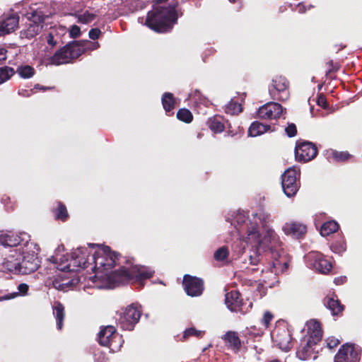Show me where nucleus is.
Instances as JSON below:
<instances>
[{
	"instance_id": "obj_1",
	"label": "nucleus",
	"mask_w": 362,
	"mask_h": 362,
	"mask_svg": "<svg viewBox=\"0 0 362 362\" xmlns=\"http://www.w3.org/2000/svg\"><path fill=\"white\" fill-rule=\"evenodd\" d=\"M119 254L112 252L110 247L105 246L102 250L95 251L90 257L92 264H94L93 271L95 273V277H107L108 281L114 286L127 284L130 281L139 285L144 286V281L151 279L154 274L153 271L144 266H134L131 268L124 267L108 273L119 260Z\"/></svg>"
},
{
	"instance_id": "obj_2",
	"label": "nucleus",
	"mask_w": 362,
	"mask_h": 362,
	"mask_svg": "<svg viewBox=\"0 0 362 362\" xmlns=\"http://www.w3.org/2000/svg\"><path fill=\"white\" fill-rule=\"evenodd\" d=\"M177 2L155 1L147 13L145 25L158 33L170 32L177 23Z\"/></svg>"
},
{
	"instance_id": "obj_3",
	"label": "nucleus",
	"mask_w": 362,
	"mask_h": 362,
	"mask_svg": "<svg viewBox=\"0 0 362 362\" xmlns=\"http://www.w3.org/2000/svg\"><path fill=\"white\" fill-rule=\"evenodd\" d=\"M248 241L252 244V247L248 255V260L250 265L257 266L261 263L262 259V252L268 250V245L270 240H276V233L274 230H269L264 235L263 239L256 228H253L247 235Z\"/></svg>"
},
{
	"instance_id": "obj_4",
	"label": "nucleus",
	"mask_w": 362,
	"mask_h": 362,
	"mask_svg": "<svg viewBox=\"0 0 362 362\" xmlns=\"http://www.w3.org/2000/svg\"><path fill=\"white\" fill-rule=\"evenodd\" d=\"M86 51L84 44L80 41H73L58 49L49 62L52 65L59 66L68 64L79 57Z\"/></svg>"
},
{
	"instance_id": "obj_5",
	"label": "nucleus",
	"mask_w": 362,
	"mask_h": 362,
	"mask_svg": "<svg viewBox=\"0 0 362 362\" xmlns=\"http://www.w3.org/2000/svg\"><path fill=\"white\" fill-rule=\"evenodd\" d=\"M98 343L103 346L108 347L112 351L116 352L120 350L124 340L115 327L107 325L100 327L98 333Z\"/></svg>"
},
{
	"instance_id": "obj_6",
	"label": "nucleus",
	"mask_w": 362,
	"mask_h": 362,
	"mask_svg": "<svg viewBox=\"0 0 362 362\" xmlns=\"http://www.w3.org/2000/svg\"><path fill=\"white\" fill-rule=\"evenodd\" d=\"M141 316V310L132 303L119 313L118 323L122 329L132 331L139 322Z\"/></svg>"
},
{
	"instance_id": "obj_7",
	"label": "nucleus",
	"mask_w": 362,
	"mask_h": 362,
	"mask_svg": "<svg viewBox=\"0 0 362 362\" xmlns=\"http://www.w3.org/2000/svg\"><path fill=\"white\" fill-rule=\"evenodd\" d=\"M300 174L296 169L290 168L281 175V185L284 194L288 197L296 195L300 187Z\"/></svg>"
},
{
	"instance_id": "obj_8",
	"label": "nucleus",
	"mask_w": 362,
	"mask_h": 362,
	"mask_svg": "<svg viewBox=\"0 0 362 362\" xmlns=\"http://www.w3.org/2000/svg\"><path fill=\"white\" fill-rule=\"evenodd\" d=\"M289 81L282 76H276L272 79L269 88V95L272 99L280 101L287 100L289 98Z\"/></svg>"
},
{
	"instance_id": "obj_9",
	"label": "nucleus",
	"mask_w": 362,
	"mask_h": 362,
	"mask_svg": "<svg viewBox=\"0 0 362 362\" xmlns=\"http://www.w3.org/2000/svg\"><path fill=\"white\" fill-rule=\"evenodd\" d=\"M279 244L278 237L276 234V240H270V244L268 245V250L272 255L274 260L272 262V267L274 270L272 272L278 274L279 272H286L290 264L289 258L284 254H280L277 250H276V245Z\"/></svg>"
},
{
	"instance_id": "obj_10",
	"label": "nucleus",
	"mask_w": 362,
	"mask_h": 362,
	"mask_svg": "<svg viewBox=\"0 0 362 362\" xmlns=\"http://www.w3.org/2000/svg\"><path fill=\"white\" fill-rule=\"evenodd\" d=\"M361 348L354 344H343L334 356V362H359Z\"/></svg>"
},
{
	"instance_id": "obj_11",
	"label": "nucleus",
	"mask_w": 362,
	"mask_h": 362,
	"mask_svg": "<svg viewBox=\"0 0 362 362\" xmlns=\"http://www.w3.org/2000/svg\"><path fill=\"white\" fill-rule=\"evenodd\" d=\"M32 17L34 19H28L25 28L21 30L20 37L21 38L32 39L41 31L45 21L44 15H40L35 11L32 13Z\"/></svg>"
},
{
	"instance_id": "obj_12",
	"label": "nucleus",
	"mask_w": 362,
	"mask_h": 362,
	"mask_svg": "<svg viewBox=\"0 0 362 362\" xmlns=\"http://www.w3.org/2000/svg\"><path fill=\"white\" fill-rule=\"evenodd\" d=\"M272 337L281 350L288 351L292 348L291 334L286 327H276L272 332Z\"/></svg>"
},
{
	"instance_id": "obj_13",
	"label": "nucleus",
	"mask_w": 362,
	"mask_h": 362,
	"mask_svg": "<svg viewBox=\"0 0 362 362\" xmlns=\"http://www.w3.org/2000/svg\"><path fill=\"white\" fill-rule=\"evenodd\" d=\"M318 151L315 144L310 141H303L298 144L295 149V156L298 161L306 163L314 159Z\"/></svg>"
},
{
	"instance_id": "obj_14",
	"label": "nucleus",
	"mask_w": 362,
	"mask_h": 362,
	"mask_svg": "<svg viewBox=\"0 0 362 362\" xmlns=\"http://www.w3.org/2000/svg\"><path fill=\"white\" fill-rule=\"evenodd\" d=\"M90 260L91 259L88 256L87 249H78L71 253V259L66 268L69 272L86 269L91 264Z\"/></svg>"
},
{
	"instance_id": "obj_15",
	"label": "nucleus",
	"mask_w": 362,
	"mask_h": 362,
	"mask_svg": "<svg viewBox=\"0 0 362 362\" xmlns=\"http://www.w3.org/2000/svg\"><path fill=\"white\" fill-rule=\"evenodd\" d=\"M182 285L187 294L192 297L202 295L204 288L203 279L189 274L184 275Z\"/></svg>"
},
{
	"instance_id": "obj_16",
	"label": "nucleus",
	"mask_w": 362,
	"mask_h": 362,
	"mask_svg": "<svg viewBox=\"0 0 362 362\" xmlns=\"http://www.w3.org/2000/svg\"><path fill=\"white\" fill-rule=\"evenodd\" d=\"M282 113L281 105L275 102H269L258 109L257 117L261 119H277Z\"/></svg>"
},
{
	"instance_id": "obj_17",
	"label": "nucleus",
	"mask_w": 362,
	"mask_h": 362,
	"mask_svg": "<svg viewBox=\"0 0 362 362\" xmlns=\"http://www.w3.org/2000/svg\"><path fill=\"white\" fill-rule=\"evenodd\" d=\"M37 255L34 253H26L20 257L18 274H29L35 272L40 264Z\"/></svg>"
},
{
	"instance_id": "obj_18",
	"label": "nucleus",
	"mask_w": 362,
	"mask_h": 362,
	"mask_svg": "<svg viewBox=\"0 0 362 362\" xmlns=\"http://www.w3.org/2000/svg\"><path fill=\"white\" fill-rule=\"evenodd\" d=\"M243 300L242 296L238 291H231L226 294L225 303L232 312L245 313Z\"/></svg>"
},
{
	"instance_id": "obj_19",
	"label": "nucleus",
	"mask_w": 362,
	"mask_h": 362,
	"mask_svg": "<svg viewBox=\"0 0 362 362\" xmlns=\"http://www.w3.org/2000/svg\"><path fill=\"white\" fill-rule=\"evenodd\" d=\"M19 16L17 13L4 14L0 18L1 34H8L18 28Z\"/></svg>"
},
{
	"instance_id": "obj_20",
	"label": "nucleus",
	"mask_w": 362,
	"mask_h": 362,
	"mask_svg": "<svg viewBox=\"0 0 362 362\" xmlns=\"http://www.w3.org/2000/svg\"><path fill=\"white\" fill-rule=\"evenodd\" d=\"M315 344H313L310 341H306L305 338L301 341V343L299 346L298 349L296 351L297 356L300 360H309V359H316L317 358V352H315Z\"/></svg>"
},
{
	"instance_id": "obj_21",
	"label": "nucleus",
	"mask_w": 362,
	"mask_h": 362,
	"mask_svg": "<svg viewBox=\"0 0 362 362\" xmlns=\"http://www.w3.org/2000/svg\"><path fill=\"white\" fill-rule=\"evenodd\" d=\"M283 230L286 235H291L296 238H300L305 235L307 226L298 221H290L284 225Z\"/></svg>"
},
{
	"instance_id": "obj_22",
	"label": "nucleus",
	"mask_w": 362,
	"mask_h": 362,
	"mask_svg": "<svg viewBox=\"0 0 362 362\" xmlns=\"http://www.w3.org/2000/svg\"><path fill=\"white\" fill-rule=\"evenodd\" d=\"M323 303L332 313L334 317H341L344 310V305L341 303L337 296H327L323 300Z\"/></svg>"
},
{
	"instance_id": "obj_23",
	"label": "nucleus",
	"mask_w": 362,
	"mask_h": 362,
	"mask_svg": "<svg viewBox=\"0 0 362 362\" xmlns=\"http://www.w3.org/2000/svg\"><path fill=\"white\" fill-rule=\"evenodd\" d=\"M146 6L145 1H122L119 8H118L117 16L128 15L139 10L143 9Z\"/></svg>"
},
{
	"instance_id": "obj_24",
	"label": "nucleus",
	"mask_w": 362,
	"mask_h": 362,
	"mask_svg": "<svg viewBox=\"0 0 362 362\" xmlns=\"http://www.w3.org/2000/svg\"><path fill=\"white\" fill-rule=\"evenodd\" d=\"M223 339L226 342L229 343V347L234 353L237 354L240 351L242 344L237 332L228 331L224 334Z\"/></svg>"
},
{
	"instance_id": "obj_25",
	"label": "nucleus",
	"mask_w": 362,
	"mask_h": 362,
	"mask_svg": "<svg viewBox=\"0 0 362 362\" xmlns=\"http://www.w3.org/2000/svg\"><path fill=\"white\" fill-rule=\"evenodd\" d=\"M207 125L215 134L221 133L226 129L224 118L219 115L210 117L207 121Z\"/></svg>"
},
{
	"instance_id": "obj_26",
	"label": "nucleus",
	"mask_w": 362,
	"mask_h": 362,
	"mask_svg": "<svg viewBox=\"0 0 362 362\" xmlns=\"http://www.w3.org/2000/svg\"><path fill=\"white\" fill-rule=\"evenodd\" d=\"M315 268L322 274H328L332 269L330 261L323 257L322 254L317 253L315 256Z\"/></svg>"
},
{
	"instance_id": "obj_27",
	"label": "nucleus",
	"mask_w": 362,
	"mask_h": 362,
	"mask_svg": "<svg viewBox=\"0 0 362 362\" xmlns=\"http://www.w3.org/2000/svg\"><path fill=\"white\" fill-rule=\"evenodd\" d=\"M24 238L21 235L5 234L0 236V243L6 247H16L23 244Z\"/></svg>"
},
{
	"instance_id": "obj_28",
	"label": "nucleus",
	"mask_w": 362,
	"mask_h": 362,
	"mask_svg": "<svg viewBox=\"0 0 362 362\" xmlns=\"http://www.w3.org/2000/svg\"><path fill=\"white\" fill-rule=\"evenodd\" d=\"M161 103L164 110L166 114L172 112L173 114V110L176 105V98L174 95L170 92H165L162 95Z\"/></svg>"
},
{
	"instance_id": "obj_29",
	"label": "nucleus",
	"mask_w": 362,
	"mask_h": 362,
	"mask_svg": "<svg viewBox=\"0 0 362 362\" xmlns=\"http://www.w3.org/2000/svg\"><path fill=\"white\" fill-rule=\"evenodd\" d=\"M322 337V330L321 328L320 323L317 321L313 322V329L310 332V334L308 337H305L306 341H310L313 344L317 345V344L321 341Z\"/></svg>"
},
{
	"instance_id": "obj_30",
	"label": "nucleus",
	"mask_w": 362,
	"mask_h": 362,
	"mask_svg": "<svg viewBox=\"0 0 362 362\" xmlns=\"http://www.w3.org/2000/svg\"><path fill=\"white\" fill-rule=\"evenodd\" d=\"M270 129L271 126L269 124H264L258 121H255L249 127L248 134L253 137L257 136L268 132Z\"/></svg>"
},
{
	"instance_id": "obj_31",
	"label": "nucleus",
	"mask_w": 362,
	"mask_h": 362,
	"mask_svg": "<svg viewBox=\"0 0 362 362\" xmlns=\"http://www.w3.org/2000/svg\"><path fill=\"white\" fill-rule=\"evenodd\" d=\"M57 206L52 209L56 220H59L63 222L66 221L69 218V214L66 206L61 202L57 203Z\"/></svg>"
},
{
	"instance_id": "obj_32",
	"label": "nucleus",
	"mask_w": 362,
	"mask_h": 362,
	"mask_svg": "<svg viewBox=\"0 0 362 362\" xmlns=\"http://www.w3.org/2000/svg\"><path fill=\"white\" fill-rule=\"evenodd\" d=\"M53 314L56 318L57 326L58 329H62L63 327V321L65 317V311L64 305L57 302L53 308Z\"/></svg>"
},
{
	"instance_id": "obj_33",
	"label": "nucleus",
	"mask_w": 362,
	"mask_h": 362,
	"mask_svg": "<svg viewBox=\"0 0 362 362\" xmlns=\"http://www.w3.org/2000/svg\"><path fill=\"white\" fill-rule=\"evenodd\" d=\"M4 269H7L11 272L18 273V269L20 267V257L16 258L14 256H8L4 259L2 263Z\"/></svg>"
},
{
	"instance_id": "obj_34",
	"label": "nucleus",
	"mask_w": 362,
	"mask_h": 362,
	"mask_svg": "<svg viewBox=\"0 0 362 362\" xmlns=\"http://www.w3.org/2000/svg\"><path fill=\"white\" fill-rule=\"evenodd\" d=\"M339 226L335 221H329L322 224L320 233L322 236H328L338 230Z\"/></svg>"
},
{
	"instance_id": "obj_35",
	"label": "nucleus",
	"mask_w": 362,
	"mask_h": 362,
	"mask_svg": "<svg viewBox=\"0 0 362 362\" xmlns=\"http://www.w3.org/2000/svg\"><path fill=\"white\" fill-rule=\"evenodd\" d=\"M325 65L327 67L325 76L330 80H335L337 76H333L332 73H336L340 69V64L339 62H334L333 60L330 59L326 62Z\"/></svg>"
},
{
	"instance_id": "obj_36",
	"label": "nucleus",
	"mask_w": 362,
	"mask_h": 362,
	"mask_svg": "<svg viewBox=\"0 0 362 362\" xmlns=\"http://www.w3.org/2000/svg\"><path fill=\"white\" fill-rule=\"evenodd\" d=\"M242 111V105L233 99L226 105L225 107L226 113L231 115H238Z\"/></svg>"
},
{
	"instance_id": "obj_37",
	"label": "nucleus",
	"mask_w": 362,
	"mask_h": 362,
	"mask_svg": "<svg viewBox=\"0 0 362 362\" xmlns=\"http://www.w3.org/2000/svg\"><path fill=\"white\" fill-rule=\"evenodd\" d=\"M16 72L21 78H31L35 73V69L29 65L20 66L17 68Z\"/></svg>"
},
{
	"instance_id": "obj_38",
	"label": "nucleus",
	"mask_w": 362,
	"mask_h": 362,
	"mask_svg": "<svg viewBox=\"0 0 362 362\" xmlns=\"http://www.w3.org/2000/svg\"><path fill=\"white\" fill-rule=\"evenodd\" d=\"M177 118L183 122L190 123L193 120V115L187 108H181L177 112Z\"/></svg>"
},
{
	"instance_id": "obj_39",
	"label": "nucleus",
	"mask_w": 362,
	"mask_h": 362,
	"mask_svg": "<svg viewBox=\"0 0 362 362\" xmlns=\"http://www.w3.org/2000/svg\"><path fill=\"white\" fill-rule=\"evenodd\" d=\"M204 334V332L197 330L194 327H189L186 329L182 335V341L187 340L190 337H195L197 338H202Z\"/></svg>"
},
{
	"instance_id": "obj_40",
	"label": "nucleus",
	"mask_w": 362,
	"mask_h": 362,
	"mask_svg": "<svg viewBox=\"0 0 362 362\" xmlns=\"http://www.w3.org/2000/svg\"><path fill=\"white\" fill-rule=\"evenodd\" d=\"M229 256V251L226 246H223L218 248L214 255V258L216 261L223 262L226 260Z\"/></svg>"
},
{
	"instance_id": "obj_41",
	"label": "nucleus",
	"mask_w": 362,
	"mask_h": 362,
	"mask_svg": "<svg viewBox=\"0 0 362 362\" xmlns=\"http://www.w3.org/2000/svg\"><path fill=\"white\" fill-rule=\"evenodd\" d=\"M14 74L15 71L11 67L4 66L0 68V84L8 81Z\"/></svg>"
},
{
	"instance_id": "obj_42",
	"label": "nucleus",
	"mask_w": 362,
	"mask_h": 362,
	"mask_svg": "<svg viewBox=\"0 0 362 362\" xmlns=\"http://www.w3.org/2000/svg\"><path fill=\"white\" fill-rule=\"evenodd\" d=\"M76 16L78 23L87 24L92 22L95 18L96 14L93 13L89 11H86L83 13L78 14Z\"/></svg>"
},
{
	"instance_id": "obj_43",
	"label": "nucleus",
	"mask_w": 362,
	"mask_h": 362,
	"mask_svg": "<svg viewBox=\"0 0 362 362\" xmlns=\"http://www.w3.org/2000/svg\"><path fill=\"white\" fill-rule=\"evenodd\" d=\"M332 158L338 162H343L348 160L351 157V155L349 154L347 151H334L332 153Z\"/></svg>"
},
{
	"instance_id": "obj_44",
	"label": "nucleus",
	"mask_w": 362,
	"mask_h": 362,
	"mask_svg": "<svg viewBox=\"0 0 362 362\" xmlns=\"http://www.w3.org/2000/svg\"><path fill=\"white\" fill-rule=\"evenodd\" d=\"M308 1H298V4H290V7L292 10L297 11L300 13H303L306 11V7H310V5L305 4Z\"/></svg>"
},
{
	"instance_id": "obj_45",
	"label": "nucleus",
	"mask_w": 362,
	"mask_h": 362,
	"mask_svg": "<svg viewBox=\"0 0 362 362\" xmlns=\"http://www.w3.org/2000/svg\"><path fill=\"white\" fill-rule=\"evenodd\" d=\"M59 38V37L58 36L55 30L54 32H49L48 35L46 36V40L47 44L52 47L58 44Z\"/></svg>"
},
{
	"instance_id": "obj_46",
	"label": "nucleus",
	"mask_w": 362,
	"mask_h": 362,
	"mask_svg": "<svg viewBox=\"0 0 362 362\" xmlns=\"http://www.w3.org/2000/svg\"><path fill=\"white\" fill-rule=\"evenodd\" d=\"M273 318L274 315L271 312L266 311L264 313L263 317L261 320V323L264 326L265 329H267L269 327Z\"/></svg>"
},
{
	"instance_id": "obj_47",
	"label": "nucleus",
	"mask_w": 362,
	"mask_h": 362,
	"mask_svg": "<svg viewBox=\"0 0 362 362\" xmlns=\"http://www.w3.org/2000/svg\"><path fill=\"white\" fill-rule=\"evenodd\" d=\"M326 346L329 349H333L338 346L340 344V340L334 337H329L326 340Z\"/></svg>"
},
{
	"instance_id": "obj_48",
	"label": "nucleus",
	"mask_w": 362,
	"mask_h": 362,
	"mask_svg": "<svg viewBox=\"0 0 362 362\" xmlns=\"http://www.w3.org/2000/svg\"><path fill=\"white\" fill-rule=\"evenodd\" d=\"M286 135L288 137H293L297 134V128L294 123H288L285 129Z\"/></svg>"
},
{
	"instance_id": "obj_49",
	"label": "nucleus",
	"mask_w": 362,
	"mask_h": 362,
	"mask_svg": "<svg viewBox=\"0 0 362 362\" xmlns=\"http://www.w3.org/2000/svg\"><path fill=\"white\" fill-rule=\"evenodd\" d=\"M331 249L333 252L337 253H341L346 250V245L345 243H333L331 245Z\"/></svg>"
},
{
	"instance_id": "obj_50",
	"label": "nucleus",
	"mask_w": 362,
	"mask_h": 362,
	"mask_svg": "<svg viewBox=\"0 0 362 362\" xmlns=\"http://www.w3.org/2000/svg\"><path fill=\"white\" fill-rule=\"evenodd\" d=\"M70 37L76 38L81 35V29L78 25H74L71 26L69 31Z\"/></svg>"
},
{
	"instance_id": "obj_51",
	"label": "nucleus",
	"mask_w": 362,
	"mask_h": 362,
	"mask_svg": "<svg viewBox=\"0 0 362 362\" xmlns=\"http://www.w3.org/2000/svg\"><path fill=\"white\" fill-rule=\"evenodd\" d=\"M101 31L99 28H92L88 33V36L91 40H95L99 38Z\"/></svg>"
},
{
	"instance_id": "obj_52",
	"label": "nucleus",
	"mask_w": 362,
	"mask_h": 362,
	"mask_svg": "<svg viewBox=\"0 0 362 362\" xmlns=\"http://www.w3.org/2000/svg\"><path fill=\"white\" fill-rule=\"evenodd\" d=\"M317 103L319 106L322 107L324 109H326L328 107L327 99L325 96L323 95H320L318 96Z\"/></svg>"
},
{
	"instance_id": "obj_53",
	"label": "nucleus",
	"mask_w": 362,
	"mask_h": 362,
	"mask_svg": "<svg viewBox=\"0 0 362 362\" xmlns=\"http://www.w3.org/2000/svg\"><path fill=\"white\" fill-rule=\"evenodd\" d=\"M29 289L28 285L24 283H22L18 285V291L20 293L25 295L28 293Z\"/></svg>"
},
{
	"instance_id": "obj_54",
	"label": "nucleus",
	"mask_w": 362,
	"mask_h": 362,
	"mask_svg": "<svg viewBox=\"0 0 362 362\" xmlns=\"http://www.w3.org/2000/svg\"><path fill=\"white\" fill-rule=\"evenodd\" d=\"M226 129H225L226 131V133L228 136H233L236 134V132L232 129L231 124L228 122V121H226Z\"/></svg>"
},
{
	"instance_id": "obj_55",
	"label": "nucleus",
	"mask_w": 362,
	"mask_h": 362,
	"mask_svg": "<svg viewBox=\"0 0 362 362\" xmlns=\"http://www.w3.org/2000/svg\"><path fill=\"white\" fill-rule=\"evenodd\" d=\"M6 52L7 51L5 49L0 48V61L6 59Z\"/></svg>"
},
{
	"instance_id": "obj_56",
	"label": "nucleus",
	"mask_w": 362,
	"mask_h": 362,
	"mask_svg": "<svg viewBox=\"0 0 362 362\" xmlns=\"http://www.w3.org/2000/svg\"><path fill=\"white\" fill-rule=\"evenodd\" d=\"M35 88L36 89H40V90H51V89H53L54 87H45V86H41L40 84H36L35 86Z\"/></svg>"
},
{
	"instance_id": "obj_57",
	"label": "nucleus",
	"mask_w": 362,
	"mask_h": 362,
	"mask_svg": "<svg viewBox=\"0 0 362 362\" xmlns=\"http://www.w3.org/2000/svg\"><path fill=\"white\" fill-rule=\"evenodd\" d=\"M246 269L248 270V272H257L259 270H260L261 272H263L264 271V268H262L261 269L259 268V267H257V268H248V267H246Z\"/></svg>"
},
{
	"instance_id": "obj_58",
	"label": "nucleus",
	"mask_w": 362,
	"mask_h": 362,
	"mask_svg": "<svg viewBox=\"0 0 362 362\" xmlns=\"http://www.w3.org/2000/svg\"><path fill=\"white\" fill-rule=\"evenodd\" d=\"M16 296H17V293H13L12 296H5L3 297H1L0 299L1 300H8V299H11L13 297H16Z\"/></svg>"
},
{
	"instance_id": "obj_59",
	"label": "nucleus",
	"mask_w": 362,
	"mask_h": 362,
	"mask_svg": "<svg viewBox=\"0 0 362 362\" xmlns=\"http://www.w3.org/2000/svg\"><path fill=\"white\" fill-rule=\"evenodd\" d=\"M26 235H27V234H26V233H24L23 234H21V235H25V236Z\"/></svg>"
}]
</instances>
